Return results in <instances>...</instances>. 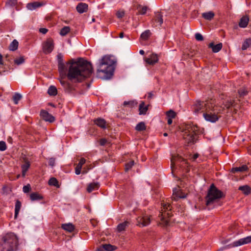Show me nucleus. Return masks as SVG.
Masks as SVG:
<instances>
[{"label":"nucleus","mask_w":251,"mask_h":251,"mask_svg":"<svg viewBox=\"0 0 251 251\" xmlns=\"http://www.w3.org/2000/svg\"><path fill=\"white\" fill-rule=\"evenodd\" d=\"M65 75H60L63 77L75 82H80L86 78L89 77L93 73L92 64L82 58L76 60L72 59L66 63Z\"/></svg>","instance_id":"f257e3e1"},{"label":"nucleus","mask_w":251,"mask_h":251,"mask_svg":"<svg viewBox=\"0 0 251 251\" xmlns=\"http://www.w3.org/2000/svg\"><path fill=\"white\" fill-rule=\"evenodd\" d=\"M116 61L109 55L104 56L100 60L97 70V77L103 79L110 78L113 75L114 65Z\"/></svg>","instance_id":"f03ea898"},{"label":"nucleus","mask_w":251,"mask_h":251,"mask_svg":"<svg viewBox=\"0 0 251 251\" xmlns=\"http://www.w3.org/2000/svg\"><path fill=\"white\" fill-rule=\"evenodd\" d=\"M18 239L13 233H8L0 238V251H17Z\"/></svg>","instance_id":"7ed1b4c3"},{"label":"nucleus","mask_w":251,"mask_h":251,"mask_svg":"<svg viewBox=\"0 0 251 251\" xmlns=\"http://www.w3.org/2000/svg\"><path fill=\"white\" fill-rule=\"evenodd\" d=\"M224 197L223 193L218 189L214 184H212L205 197V204L206 206H210L213 204L217 200Z\"/></svg>","instance_id":"20e7f679"},{"label":"nucleus","mask_w":251,"mask_h":251,"mask_svg":"<svg viewBox=\"0 0 251 251\" xmlns=\"http://www.w3.org/2000/svg\"><path fill=\"white\" fill-rule=\"evenodd\" d=\"M199 127L196 125L187 124L183 130V138L188 144L194 143L196 137L199 134Z\"/></svg>","instance_id":"39448f33"},{"label":"nucleus","mask_w":251,"mask_h":251,"mask_svg":"<svg viewBox=\"0 0 251 251\" xmlns=\"http://www.w3.org/2000/svg\"><path fill=\"white\" fill-rule=\"evenodd\" d=\"M210 105L206 104V111L203 113V117L205 120L211 123H215L220 118V116H218L219 112L217 111L215 100Z\"/></svg>","instance_id":"423d86ee"},{"label":"nucleus","mask_w":251,"mask_h":251,"mask_svg":"<svg viewBox=\"0 0 251 251\" xmlns=\"http://www.w3.org/2000/svg\"><path fill=\"white\" fill-rule=\"evenodd\" d=\"M171 208L172 206L170 204L168 203H163V208L159 212V217L161 221L160 224L164 226H167L169 225V218L172 216L171 213L170 212Z\"/></svg>","instance_id":"0eeeda50"},{"label":"nucleus","mask_w":251,"mask_h":251,"mask_svg":"<svg viewBox=\"0 0 251 251\" xmlns=\"http://www.w3.org/2000/svg\"><path fill=\"white\" fill-rule=\"evenodd\" d=\"M214 100H215L213 99L207 100L205 101L197 100L192 106V110L196 114H198L204 111H206V104L212 103ZM209 104L210 105V103Z\"/></svg>","instance_id":"6e6552de"},{"label":"nucleus","mask_w":251,"mask_h":251,"mask_svg":"<svg viewBox=\"0 0 251 251\" xmlns=\"http://www.w3.org/2000/svg\"><path fill=\"white\" fill-rule=\"evenodd\" d=\"M54 44L52 38H49L43 44V51L46 54L50 53L53 50Z\"/></svg>","instance_id":"1a4fd4ad"},{"label":"nucleus","mask_w":251,"mask_h":251,"mask_svg":"<svg viewBox=\"0 0 251 251\" xmlns=\"http://www.w3.org/2000/svg\"><path fill=\"white\" fill-rule=\"evenodd\" d=\"M58 60V68L60 75H65V68L67 65L63 62V55L59 53L57 55Z\"/></svg>","instance_id":"9d476101"},{"label":"nucleus","mask_w":251,"mask_h":251,"mask_svg":"<svg viewBox=\"0 0 251 251\" xmlns=\"http://www.w3.org/2000/svg\"><path fill=\"white\" fill-rule=\"evenodd\" d=\"M251 243V236L240 239L230 245L231 247H235Z\"/></svg>","instance_id":"9b49d317"},{"label":"nucleus","mask_w":251,"mask_h":251,"mask_svg":"<svg viewBox=\"0 0 251 251\" xmlns=\"http://www.w3.org/2000/svg\"><path fill=\"white\" fill-rule=\"evenodd\" d=\"M238 101H239V100L230 98L225 101L224 105L226 109H229L230 108L233 107L234 108V110H236V108L238 107Z\"/></svg>","instance_id":"f8f14e48"},{"label":"nucleus","mask_w":251,"mask_h":251,"mask_svg":"<svg viewBox=\"0 0 251 251\" xmlns=\"http://www.w3.org/2000/svg\"><path fill=\"white\" fill-rule=\"evenodd\" d=\"M137 225L143 227L149 225L150 224V218L148 216H144L143 217H138L137 218Z\"/></svg>","instance_id":"ddd939ff"},{"label":"nucleus","mask_w":251,"mask_h":251,"mask_svg":"<svg viewBox=\"0 0 251 251\" xmlns=\"http://www.w3.org/2000/svg\"><path fill=\"white\" fill-rule=\"evenodd\" d=\"M40 116L44 120L47 122L53 123L55 121L54 117L45 110H42L41 111Z\"/></svg>","instance_id":"4468645a"},{"label":"nucleus","mask_w":251,"mask_h":251,"mask_svg":"<svg viewBox=\"0 0 251 251\" xmlns=\"http://www.w3.org/2000/svg\"><path fill=\"white\" fill-rule=\"evenodd\" d=\"M158 55L155 53H152L145 59V61L147 64L153 66L158 61Z\"/></svg>","instance_id":"2eb2a0df"},{"label":"nucleus","mask_w":251,"mask_h":251,"mask_svg":"<svg viewBox=\"0 0 251 251\" xmlns=\"http://www.w3.org/2000/svg\"><path fill=\"white\" fill-rule=\"evenodd\" d=\"M116 247L111 244H103L98 247L97 249V251H113L116 250Z\"/></svg>","instance_id":"dca6fc26"},{"label":"nucleus","mask_w":251,"mask_h":251,"mask_svg":"<svg viewBox=\"0 0 251 251\" xmlns=\"http://www.w3.org/2000/svg\"><path fill=\"white\" fill-rule=\"evenodd\" d=\"M24 164L21 166L22 170V176L23 177H25L26 173L30 166V163L26 157L24 158Z\"/></svg>","instance_id":"f3484780"},{"label":"nucleus","mask_w":251,"mask_h":251,"mask_svg":"<svg viewBox=\"0 0 251 251\" xmlns=\"http://www.w3.org/2000/svg\"><path fill=\"white\" fill-rule=\"evenodd\" d=\"M88 8V5L87 4L83 2L79 3L76 7V9L77 11L80 13H83L86 12Z\"/></svg>","instance_id":"a211bd4d"},{"label":"nucleus","mask_w":251,"mask_h":251,"mask_svg":"<svg viewBox=\"0 0 251 251\" xmlns=\"http://www.w3.org/2000/svg\"><path fill=\"white\" fill-rule=\"evenodd\" d=\"M65 77H63V76L61 75V78L59 80L61 85L68 91L72 90L74 88L73 85L70 84L69 82L63 80V79Z\"/></svg>","instance_id":"6ab92c4d"},{"label":"nucleus","mask_w":251,"mask_h":251,"mask_svg":"<svg viewBox=\"0 0 251 251\" xmlns=\"http://www.w3.org/2000/svg\"><path fill=\"white\" fill-rule=\"evenodd\" d=\"M94 123L97 126H99L101 128H106V121L105 120L101 118H98L95 120H94Z\"/></svg>","instance_id":"aec40b11"},{"label":"nucleus","mask_w":251,"mask_h":251,"mask_svg":"<svg viewBox=\"0 0 251 251\" xmlns=\"http://www.w3.org/2000/svg\"><path fill=\"white\" fill-rule=\"evenodd\" d=\"M223 44L220 43L216 45H214L213 43H210L208 47L212 49V51L215 53L219 52L222 48Z\"/></svg>","instance_id":"412c9836"},{"label":"nucleus","mask_w":251,"mask_h":251,"mask_svg":"<svg viewBox=\"0 0 251 251\" xmlns=\"http://www.w3.org/2000/svg\"><path fill=\"white\" fill-rule=\"evenodd\" d=\"M249 21V17L248 16H244L241 18L239 23V26L242 28L246 27L248 25Z\"/></svg>","instance_id":"4be33fe9"},{"label":"nucleus","mask_w":251,"mask_h":251,"mask_svg":"<svg viewBox=\"0 0 251 251\" xmlns=\"http://www.w3.org/2000/svg\"><path fill=\"white\" fill-rule=\"evenodd\" d=\"M173 200L177 201L179 199H184L186 197V195L183 193L180 190L177 191L173 193Z\"/></svg>","instance_id":"5701e85b"},{"label":"nucleus","mask_w":251,"mask_h":251,"mask_svg":"<svg viewBox=\"0 0 251 251\" xmlns=\"http://www.w3.org/2000/svg\"><path fill=\"white\" fill-rule=\"evenodd\" d=\"M43 5V3L38 2L35 1L33 2L28 3L26 5V8L30 10H33L37 8H38Z\"/></svg>","instance_id":"b1692460"},{"label":"nucleus","mask_w":251,"mask_h":251,"mask_svg":"<svg viewBox=\"0 0 251 251\" xmlns=\"http://www.w3.org/2000/svg\"><path fill=\"white\" fill-rule=\"evenodd\" d=\"M149 105H145V102L142 101L139 106V115H145L148 110Z\"/></svg>","instance_id":"393cba45"},{"label":"nucleus","mask_w":251,"mask_h":251,"mask_svg":"<svg viewBox=\"0 0 251 251\" xmlns=\"http://www.w3.org/2000/svg\"><path fill=\"white\" fill-rule=\"evenodd\" d=\"M100 187V183L99 182H93L90 183L87 188V191L91 193L94 190H98Z\"/></svg>","instance_id":"a878e982"},{"label":"nucleus","mask_w":251,"mask_h":251,"mask_svg":"<svg viewBox=\"0 0 251 251\" xmlns=\"http://www.w3.org/2000/svg\"><path fill=\"white\" fill-rule=\"evenodd\" d=\"M248 170V167L246 165H243L242 166L239 167L232 168L231 170V172L232 173H235L237 172H244L247 171Z\"/></svg>","instance_id":"bb28decb"},{"label":"nucleus","mask_w":251,"mask_h":251,"mask_svg":"<svg viewBox=\"0 0 251 251\" xmlns=\"http://www.w3.org/2000/svg\"><path fill=\"white\" fill-rule=\"evenodd\" d=\"M43 198V196L37 192H33L30 194V199L31 201H40Z\"/></svg>","instance_id":"cd10ccee"},{"label":"nucleus","mask_w":251,"mask_h":251,"mask_svg":"<svg viewBox=\"0 0 251 251\" xmlns=\"http://www.w3.org/2000/svg\"><path fill=\"white\" fill-rule=\"evenodd\" d=\"M62 229L66 230L69 232L73 231L75 229V226L71 223L64 224L61 226Z\"/></svg>","instance_id":"c85d7f7f"},{"label":"nucleus","mask_w":251,"mask_h":251,"mask_svg":"<svg viewBox=\"0 0 251 251\" xmlns=\"http://www.w3.org/2000/svg\"><path fill=\"white\" fill-rule=\"evenodd\" d=\"M129 225V223L127 221H125L123 223L119 224L117 227V231L119 232L124 231Z\"/></svg>","instance_id":"c756f323"},{"label":"nucleus","mask_w":251,"mask_h":251,"mask_svg":"<svg viewBox=\"0 0 251 251\" xmlns=\"http://www.w3.org/2000/svg\"><path fill=\"white\" fill-rule=\"evenodd\" d=\"M22 206L21 202L19 200H17L16 201L15 205V215L14 218L16 219L19 214V211L21 209Z\"/></svg>","instance_id":"7c9ffc66"},{"label":"nucleus","mask_w":251,"mask_h":251,"mask_svg":"<svg viewBox=\"0 0 251 251\" xmlns=\"http://www.w3.org/2000/svg\"><path fill=\"white\" fill-rule=\"evenodd\" d=\"M215 13L213 11H208L202 14V17L204 19L211 21L214 17Z\"/></svg>","instance_id":"2f4dec72"},{"label":"nucleus","mask_w":251,"mask_h":251,"mask_svg":"<svg viewBox=\"0 0 251 251\" xmlns=\"http://www.w3.org/2000/svg\"><path fill=\"white\" fill-rule=\"evenodd\" d=\"M163 16L161 15V13L157 12L155 13V16L153 19L155 22L158 24V25H161L163 22Z\"/></svg>","instance_id":"473e14b6"},{"label":"nucleus","mask_w":251,"mask_h":251,"mask_svg":"<svg viewBox=\"0 0 251 251\" xmlns=\"http://www.w3.org/2000/svg\"><path fill=\"white\" fill-rule=\"evenodd\" d=\"M238 190L242 191L246 195H248L250 194L251 191V187L247 185L240 186Z\"/></svg>","instance_id":"72a5a7b5"},{"label":"nucleus","mask_w":251,"mask_h":251,"mask_svg":"<svg viewBox=\"0 0 251 251\" xmlns=\"http://www.w3.org/2000/svg\"><path fill=\"white\" fill-rule=\"evenodd\" d=\"M151 32L149 29L146 30L140 35V39L144 41L148 40L151 35Z\"/></svg>","instance_id":"f704fd0d"},{"label":"nucleus","mask_w":251,"mask_h":251,"mask_svg":"<svg viewBox=\"0 0 251 251\" xmlns=\"http://www.w3.org/2000/svg\"><path fill=\"white\" fill-rule=\"evenodd\" d=\"M176 158H176L172 159V160H171V165H172L174 163V160L176 161V163H178L179 162H182L183 164H185V167L186 166L187 167L188 166V162L186 160H185L179 156H177Z\"/></svg>","instance_id":"c9c22d12"},{"label":"nucleus","mask_w":251,"mask_h":251,"mask_svg":"<svg viewBox=\"0 0 251 251\" xmlns=\"http://www.w3.org/2000/svg\"><path fill=\"white\" fill-rule=\"evenodd\" d=\"M48 94L51 96H55L57 94V90L55 86L51 85L48 90Z\"/></svg>","instance_id":"e433bc0d"},{"label":"nucleus","mask_w":251,"mask_h":251,"mask_svg":"<svg viewBox=\"0 0 251 251\" xmlns=\"http://www.w3.org/2000/svg\"><path fill=\"white\" fill-rule=\"evenodd\" d=\"M19 46L18 42L14 39L9 45L8 49L10 50L15 51L17 50Z\"/></svg>","instance_id":"4c0bfd02"},{"label":"nucleus","mask_w":251,"mask_h":251,"mask_svg":"<svg viewBox=\"0 0 251 251\" xmlns=\"http://www.w3.org/2000/svg\"><path fill=\"white\" fill-rule=\"evenodd\" d=\"M146 129V126L143 122L139 123L135 126V130L138 131H142Z\"/></svg>","instance_id":"58836bf2"},{"label":"nucleus","mask_w":251,"mask_h":251,"mask_svg":"<svg viewBox=\"0 0 251 251\" xmlns=\"http://www.w3.org/2000/svg\"><path fill=\"white\" fill-rule=\"evenodd\" d=\"M48 184L50 186H55L57 188H59V185L58 184V181L57 180V179L55 178V177H51L49 181H48Z\"/></svg>","instance_id":"ea45409f"},{"label":"nucleus","mask_w":251,"mask_h":251,"mask_svg":"<svg viewBox=\"0 0 251 251\" xmlns=\"http://www.w3.org/2000/svg\"><path fill=\"white\" fill-rule=\"evenodd\" d=\"M251 46V38L246 39L242 46V50H244Z\"/></svg>","instance_id":"a19ab883"},{"label":"nucleus","mask_w":251,"mask_h":251,"mask_svg":"<svg viewBox=\"0 0 251 251\" xmlns=\"http://www.w3.org/2000/svg\"><path fill=\"white\" fill-rule=\"evenodd\" d=\"M71 28L68 26H66L61 28L60 31V34L61 36H64L66 35L70 31Z\"/></svg>","instance_id":"79ce46f5"},{"label":"nucleus","mask_w":251,"mask_h":251,"mask_svg":"<svg viewBox=\"0 0 251 251\" xmlns=\"http://www.w3.org/2000/svg\"><path fill=\"white\" fill-rule=\"evenodd\" d=\"M238 94L239 95V98H244V96H246L248 93V91L245 88H241L240 89L238 90Z\"/></svg>","instance_id":"37998d69"},{"label":"nucleus","mask_w":251,"mask_h":251,"mask_svg":"<svg viewBox=\"0 0 251 251\" xmlns=\"http://www.w3.org/2000/svg\"><path fill=\"white\" fill-rule=\"evenodd\" d=\"M137 104V102L134 100L130 101H125L123 103L124 106H128L129 107L132 108Z\"/></svg>","instance_id":"c03bdc74"},{"label":"nucleus","mask_w":251,"mask_h":251,"mask_svg":"<svg viewBox=\"0 0 251 251\" xmlns=\"http://www.w3.org/2000/svg\"><path fill=\"white\" fill-rule=\"evenodd\" d=\"M22 95L18 93H16L13 96V100L15 104H17L19 101L22 99Z\"/></svg>","instance_id":"a18cd8bd"},{"label":"nucleus","mask_w":251,"mask_h":251,"mask_svg":"<svg viewBox=\"0 0 251 251\" xmlns=\"http://www.w3.org/2000/svg\"><path fill=\"white\" fill-rule=\"evenodd\" d=\"M25 61V59L24 56H21L19 58H16L14 60V63L17 65H20L23 64Z\"/></svg>","instance_id":"49530a36"},{"label":"nucleus","mask_w":251,"mask_h":251,"mask_svg":"<svg viewBox=\"0 0 251 251\" xmlns=\"http://www.w3.org/2000/svg\"><path fill=\"white\" fill-rule=\"evenodd\" d=\"M134 161L133 160L130 161L125 165V172H128L134 165Z\"/></svg>","instance_id":"de8ad7c7"},{"label":"nucleus","mask_w":251,"mask_h":251,"mask_svg":"<svg viewBox=\"0 0 251 251\" xmlns=\"http://www.w3.org/2000/svg\"><path fill=\"white\" fill-rule=\"evenodd\" d=\"M168 118L174 119L176 116V113L173 110H170L166 112Z\"/></svg>","instance_id":"09e8293b"},{"label":"nucleus","mask_w":251,"mask_h":251,"mask_svg":"<svg viewBox=\"0 0 251 251\" xmlns=\"http://www.w3.org/2000/svg\"><path fill=\"white\" fill-rule=\"evenodd\" d=\"M17 3V0H7L6 2V6L13 7Z\"/></svg>","instance_id":"8fccbe9b"},{"label":"nucleus","mask_w":251,"mask_h":251,"mask_svg":"<svg viewBox=\"0 0 251 251\" xmlns=\"http://www.w3.org/2000/svg\"><path fill=\"white\" fill-rule=\"evenodd\" d=\"M148 9V7L146 6H142L141 7L140 9H139V14H141V15H144L145 14L147 10Z\"/></svg>","instance_id":"3c124183"},{"label":"nucleus","mask_w":251,"mask_h":251,"mask_svg":"<svg viewBox=\"0 0 251 251\" xmlns=\"http://www.w3.org/2000/svg\"><path fill=\"white\" fill-rule=\"evenodd\" d=\"M7 146L6 143L4 141H0V151H4L6 150Z\"/></svg>","instance_id":"603ef678"},{"label":"nucleus","mask_w":251,"mask_h":251,"mask_svg":"<svg viewBox=\"0 0 251 251\" xmlns=\"http://www.w3.org/2000/svg\"><path fill=\"white\" fill-rule=\"evenodd\" d=\"M86 159L84 158H81L76 166L82 169V166L85 163Z\"/></svg>","instance_id":"864d4df0"},{"label":"nucleus","mask_w":251,"mask_h":251,"mask_svg":"<svg viewBox=\"0 0 251 251\" xmlns=\"http://www.w3.org/2000/svg\"><path fill=\"white\" fill-rule=\"evenodd\" d=\"M31 190V186L29 184H27L23 187V191L24 193H27Z\"/></svg>","instance_id":"5fc2aeb1"},{"label":"nucleus","mask_w":251,"mask_h":251,"mask_svg":"<svg viewBox=\"0 0 251 251\" xmlns=\"http://www.w3.org/2000/svg\"><path fill=\"white\" fill-rule=\"evenodd\" d=\"M195 38L197 41H201L203 40V37L202 35L200 33H197L195 35Z\"/></svg>","instance_id":"6e6d98bb"},{"label":"nucleus","mask_w":251,"mask_h":251,"mask_svg":"<svg viewBox=\"0 0 251 251\" xmlns=\"http://www.w3.org/2000/svg\"><path fill=\"white\" fill-rule=\"evenodd\" d=\"M55 159L53 157L49 158V165L51 167H53L55 165Z\"/></svg>","instance_id":"4d7b16f0"},{"label":"nucleus","mask_w":251,"mask_h":251,"mask_svg":"<svg viewBox=\"0 0 251 251\" xmlns=\"http://www.w3.org/2000/svg\"><path fill=\"white\" fill-rule=\"evenodd\" d=\"M199 156V154L198 153H195L193 155H190V159L192 161H195L196 160V159H197L198 158Z\"/></svg>","instance_id":"13d9d810"},{"label":"nucleus","mask_w":251,"mask_h":251,"mask_svg":"<svg viewBox=\"0 0 251 251\" xmlns=\"http://www.w3.org/2000/svg\"><path fill=\"white\" fill-rule=\"evenodd\" d=\"M99 142L100 146H104L107 142V140L105 138H101Z\"/></svg>","instance_id":"bf43d9fd"},{"label":"nucleus","mask_w":251,"mask_h":251,"mask_svg":"<svg viewBox=\"0 0 251 251\" xmlns=\"http://www.w3.org/2000/svg\"><path fill=\"white\" fill-rule=\"evenodd\" d=\"M5 59L9 61V62H11V61L12 60L13 58H12V56L9 55V54H6L5 56Z\"/></svg>","instance_id":"052dcab7"},{"label":"nucleus","mask_w":251,"mask_h":251,"mask_svg":"<svg viewBox=\"0 0 251 251\" xmlns=\"http://www.w3.org/2000/svg\"><path fill=\"white\" fill-rule=\"evenodd\" d=\"M125 15V13L124 12H118L116 14V15L118 18H121L124 17Z\"/></svg>","instance_id":"680f3d73"},{"label":"nucleus","mask_w":251,"mask_h":251,"mask_svg":"<svg viewBox=\"0 0 251 251\" xmlns=\"http://www.w3.org/2000/svg\"><path fill=\"white\" fill-rule=\"evenodd\" d=\"M81 168H79L77 166H76L75 168V173L76 175H78L80 174L81 173Z\"/></svg>","instance_id":"e2e57ef3"},{"label":"nucleus","mask_w":251,"mask_h":251,"mask_svg":"<svg viewBox=\"0 0 251 251\" xmlns=\"http://www.w3.org/2000/svg\"><path fill=\"white\" fill-rule=\"evenodd\" d=\"M48 31V29L46 28H40L39 29V31L44 34H46Z\"/></svg>","instance_id":"0e129e2a"},{"label":"nucleus","mask_w":251,"mask_h":251,"mask_svg":"<svg viewBox=\"0 0 251 251\" xmlns=\"http://www.w3.org/2000/svg\"><path fill=\"white\" fill-rule=\"evenodd\" d=\"M172 122H173L172 118H168V120H167L168 124L170 125L172 124Z\"/></svg>","instance_id":"69168bd1"},{"label":"nucleus","mask_w":251,"mask_h":251,"mask_svg":"<svg viewBox=\"0 0 251 251\" xmlns=\"http://www.w3.org/2000/svg\"><path fill=\"white\" fill-rule=\"evenodd\" d=\"M3 61H2V56L0 53V65H3Z\"/></svg>","instance_id":"338daca9"},{"label":"nucleus","mask_w":251,"mask_h":251,"mask_svg":"<svg viewBox=\"0 0 251 251\" xmlns=\"http://www.w3.org/2000/svg\"><path fill=\"white\" fill-rule=\"evenodd\" d=\"M124 33L123 32H121L119 34V37L121 38H122L124 37Z\"/></svg>","instance_id":"774afa93"}]
</instances>
